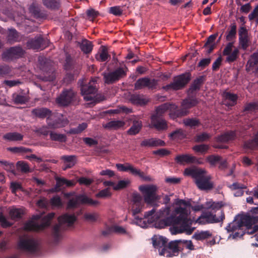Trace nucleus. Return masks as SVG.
I'll return each instance as SVG.
<instances>
[{
	"label": "nucleus",
	"mask_w": 258,
	"mask_h": 258,
	"mask_svg": "<svg viewBox=\"0 0 258 258\" xmlns=\"http://www.w3.org/2000/svg\"><path fill=\"white\" fill-rule=\"evenodd\" d=\"M38 245L37 240L34 238L21 239L18 243V246L20 249L30 252H36Z\"/></svg>",
	"instance_id": "11"
},
{
	"label": "nucleus",
	"mask_w": 258,
	"mask_h": 258,
	"mask_svg": "<svg viewBox=\"0 0 258 258\" xmlns=\"http://www.w3.org/2000/svg\"><path fill=\"white\" fill-rule=\"evenodd\" d=\"M206 160L211 166H215L217 163L221 161L222 157L219 155H211L207 156Z\"/></svg>",
	"instance_id": "55"
},
{
	"label": "nucleus",
	"mask_w": 258,
	"mask_h": 258,
	"mask_svg": "<svg viewBox=\"0 0 258 258\" xmlns=\"http://www.w3.org/2000/svg\"><path fill=\"white\" fill-rule=\"evenodd\" d=\"M258 110V101L247 103L243 108V111H254Z\"/></svg>",
	"instance_id": "61"
},
{
	"label": "nucleus",
	"mask_w": 258,
	"mask_h": 258,
	"mask_svg": "<svg viewBox=\"0 0 258 258\" xmlns=\"http://www.w3.org/2000/svg\"><path fill=\"white\" fill-rule=\"evenodd\" d=\"M7 40L10 43L18 41V32L15 28L10 29L7 36Z\"/></svg>",
	"instance_id": "44"
},
{
	"label": "nucleus",
	"mask_w": 258,
	"mask_h": 258,
	"mask_svg": "<svg viewBox=\"0 0 258 258\" xmlns=\"http://www.w3.org/2000/svg\"><path fill=\"white\" fill-rule=\"evenodd\" d=\"M124 124V122L122 120H111L108 122L103 127L109 130H117L122 127Z\"/></svg>",
	"instance_id": "33"
},
{
	"label": "nucleus",
	"mask_w": 258,
	"mask_h": 258,
	"mask_svg": "<svg viewBox=\"0 0 258 258\" xmlns=\"http://www.w3.org/2000/svg\"><path fill=\"white\" fill-rule=\"evenodd\" d=\"M46 121L48 127L52 129L63 127L67 124V121L63 119L62 115L61 117H57L54 120L47 117Z\"/></svg>",
	"instance_id": "25"
},
{
	"label": "nucleus",
	"mask_w": 258,
	"mask_h": 258,
	"mask_svg": "<svg viewBox=\"0 0 258 258\" xmlns=\"http://www.w3.org/2000/svg\"><path fill=\"white\" fill-rule=\"evenodd\" d=\"M168 137L172 140H182L186 138V134L182 128H178L170 133Z\"/></svg>",
	"instance_id": "32"
},
{
	"label": "nucleus",
	"mask_w": 258,
	"mask_h": 258,
	"mask_svg": "<svg viewBox=\"0 0 258 258\" xmlns=\"http://www.w3.org/2000/svg\"><path fill=\"white\" fill-rule=\"evenodd\" d=\"M175 212L177 214H179L178 216H175V223L178 224H181L184 227H188V222L189 219H188V216L190 212L186 208L179 207L176 208Z\"/></svg>",
	"instance_id": "13"
},
{
	"label": "nucleus",
	"mask_w": 258,
	"mask_h": 258,
	"mask_svg": "<svg viewBox=\"0 0 258 258\" xmlns=\"http://www.w3.org/2000/svg\"><path fill=\"white\" fill-rule=\"evenodd\" d=\"M126 75L122 68L119 67L114 71L102 73L104 83L107 85L113 84Z\"/></svg>",
	"instance_id": "8"
},
{
	"label": "nucleus",
	"mask_w": 258,
	"mask_h": 258,
	"mask_svg": "<svg viewBox=\"0 0 258 258\" xmlns=\"http://www.w3.org/2000/svg\"><path fill=\"white\" fill-rule=\"evenodd\" d=\"M76 62V60L72 57L69 53H66V58L64 59L63 68L66 71H70L73 69V68Z\"/></svg>",
	"instance_id": "37"
},
{
	"label": "nucleus",
	"mask_w": 258,
	"mask_h": 258,
	"mask_svg": "<svg viewBox=\"0 0 258 258\" xmlns=\"http://www.w3.org/2000/svg\"><path fill=\"white\" fill-rule=\"evenodd\" d=\"M80 74V70L76 69L74 70L73 73H67L63 78V81L67 84L72 83L76 78H77Z\"/></svg>",
	"instance_id": "40"
},
{
	"label": "nucleus",
	"mask_w": 258,
	"mask_h": 258,
	"mask_svg": "<svg viewBox=\"0 0 258 258\" xmlns=\"http://www.w3.org/2000/svg\"><path fill=\"white\" fill-rule=\"evenodd\" d=\"M202 169L197 168V169H190V168H186L184 170V174L185 175L191 176L193 178L195 179V181L197 179V177L199 176Z\"/></svg>",
	"instance_id": "54"
},
{
	"label": "nucleus",
	"mask_w": 258,
	"mask_h": 258,
	"mask_svg": "<svg viewBox=\"0 0 258 258\" xmlns=\"http://www.w3.org/2000/svg\"><path fill=\"white\" fill-rule=\"evenodd\" d=\"M143 127L142 121L135 120L131 127L127 131V134L130 136H135L139 134Z\"/></svg>",
	"instance_id": "30"
},
{
	"label": "nucleus",
	"mask_w": 258,
	"mask_h": 258,
	"mask_svg": "<svg viewBox=\"0 0 258 258\" xmlns=\"http://www.w3.org/2000/svg\"><path fill=\"white\" fill-rule=\"evenodd\" d=\"M11 68L8 64H0V77L9 75L11 73Z\"/></svg>",
	"instance_id": "58"
},
{
	"label": "nucleus",
	"mask_w": 258,
	"mask_h": 258,
	"mask_svg": "<svg viewBox=\"0 0 258 258\" xmlns=\"http://www.w3.org/2000/svg\"><path fill=\"white\" fill-rule=\"evenodd\" d=\"M78 84L80 85L81 94L83 96L84 100L85 97H92L97 92V89L95 86L91 85L90 83L88 84H84L83 79L79 80Z\"/></svg>",
	"instance_id": "14"
},
{
	"label": "nucleus",
	"mask_w": 258,
	"mask_h": 258,
	"mask_svg": "<svg viewBox=\"0 0 258 258\" xmlns=\"http://www.w3.org/2000/svg\"><path fill=\"white\" fill-rule=\"evenodd\" d=\"M210 149L209 145L202 144L200 145H196L192 147V149L196 153H200L201 154H205Z\"/></svg>",
	"instance_id": "51"
},
{
	"label": "nucleus",
	"mask_w": 258,
	"mask_h": 258,
	"mask_svg": "<svg viewBox=\"0 0 258 258\" xmlns=\"http://www.w3.org/2000/svg\"><path fill=\"white\" fill-rule=\"evenodd\" d=\"M102 50L100 54H96L95 55V58L97 60L101 62H104L106 61L109 57H110L107 52V49L105 46H101Z\"/></svg>",
	"instance_id": "43"
},
{
	"label": "nucleus",
	"mask_w": 258,
	"mask_h": 258,
	"mask_svg": "<svg viewBox=\"0 0 258 258\" xmlns=\"http://www.w3.org/2000/svg\"><path fill=\"white\" fill-rule=\"evenodd\" d=\"M162 89L164 90L165 91H177V90H179V88L178 87L177 84H176V83L175 81V80L174 79V78L173 79V82L170 83V84H167L165 86H163L162 87Z\"/></svg>",
	"instance_id": "63"
},
{
	"label": "nucleus",
	"mask_w": 258,
	"mask_h": 258,
	"mask_svg": "<svg viewBox=\"0 0 258 258\" xmlns=\"http://www.w3.org/2000/svg\"><path fill=\"white\" fill-rule=\"evenodd\" d=\"M236 136L235 131H230L217 136L215 137V140L218 143H227L230 141L234 140Z\"/></svg>",
	"instance_id": "28"
},
{
	"label": "nucleus",
	"mask_w": 258,
	"mask_h": 258,
	"mask_svg": "<svg viewBox=\"0 0 258 258\" xmlns=\"http://www.w3.org/2000/svg\"><path fill=\"white\" fill-rule=\"evenodd\" d=\"M239 218L242 227L244 226L249 228L252 227L253 224L257 223L258 222L257 217L251 216L247 214H240Z\"/></svg>",
	"instance_id": "24"
},
{
	"label": "nucleus",
	"mask_w": 258,
	"mask_h": 258,
	"mask_svg": "<svg viewBox=\"0 0 258 258\" xmlns=\"http://www.w3.org/2000/svg\"><path fill=\"white\" fill-rule=\"evenodd\" d=\"M38 61L41 70L46 73H50L51 71V63L46 57H39Z\"/></svg>",
	"instance_id": "34"
},
{
	"label": "nucleus",
	"mask_w": 258,
	"mask_h": 258,
	"mask_svg": "<svg viewBox=\"0 0 258 258\" xmlns=\"http://www.w3.org/2000/svg\"><path fill=\"white\" fill-rule=\"evenodd\" d=\"M199 103L198 98L195 95H187V97L181 102V106L185 107L187 110L196 106Z\"/></svg>",
	"instance_id": "27"
},
{
	"label": "nucleus",
	"mask_w": 258,
	"mask_h": 258,
	"mask_svg": "<svg viewBox=\"0 0 258 258\" xmlns=\"http://www.w3.org/2000/svg\"><path fill=\"white\" fill-rule=\"evenodd\" d=\"M153 246L158 249L160 255L164 256L166 252V245L168 239L166 237L159 234H154L151 238Z\"/></svg>",
	"instance_id": "10"
},
{
	"label": "nucleus",
	"mask_w": 258,
	"mask_h": 258,
	"mask_svg": "<svg viewBox=\"0 0 258 258\" xmlns=\"http://www.w3.org/2000/svg\"><path fill=\"white\" fill-rule=\"evenodd\" d=\"M50 41L47 38H44L41 35L35 36L34 38L29 39L26 43L28 49L39 50L47 47Z\"/></svg>",
	"instance_id": "9"
},
{
	"label": "nucleus",
	"mask_w": 258,
	"mask_h": 258,
	"mask_svg": "<svg viewBox=\"0 0 258 258\" xmlns=\"http://www.w3.org/2000/svg\"><path fill=\"white\" fill-rule=\"evenodd\" d=\"M180 240H174L167 242L166 245V257H172L178 255L180 249L178 246Z\"/></svg>",
	"instance_id": "15"
},
{
	"label": "nucleus",
	"mask_w": 258,
	"mask_h": 258,
	"mask_svg": "<svg viewBox=\"0 0 258 258\" xmlns=\"http://www.w3.org/2000/svg\"><path fill=\"white\" fill-rule=\"evenodd\" d=\"M174 109L176 108V105L173 103L166 102L163 103L156 108V113L153 115H156L157 117H162L163 114H164L167 110L170 112L172 110V108Z\"/></svg>",
	"instance_id": "21"
},
{
	"label": "nucleus",
	"mask_w": 258,
	"mask_h": 258,
	"mask_svg": "<svg viewBox=\"0 0 258 258\" xmlns=\"http://www.w3.org/2000/svg\"><path fill=\"white\" fill-rule=\"evenodd\" d=\"M206 80V76H199L194 79L189 86L188 89L186 90L187 95H192L194 92L198 91L201 89V86L204 84Z\"/></svg>",
	"instance_id": "17"
},
{
	"label": "nucleus",
	"mask_w": 258,
	"mask_h": 258,
	"mask_svg": "<svg viewBox=\"0 0 258 258\" xmlns=\"http://www.w3.org/2000/svg\"><path fill=\"white\" fill-rule=\"evenodd\" d=\"M212 235V233L208 230L201 231L199 233L195 232L192 236V238L197 240H203L211 237Z\"/></svg>",
	"instance_id": "47"
},
{
	"label": "nucleus",
	"mask_w": 258,
	"mask_h": 258,
	"mask_svg": "<svg viewBox=\"0 0 258 258\" xmlns=\"http://www.w3.org/2000/svg\"><path fill=\"white\" fill-rule=\"evenodd\" d=\"M24 214L25 212L21 208H13L9 212V215L12 219H21Z\"/></svg>",
	"instance_id": "49"
},
{
	"label": "nucleus",
	"mask_w": 258,
	"mask_h": 258,
	"mask_svg": "<svg viewBox=\"0 0 258 258\" xmlns=\"http://www.w3.org/2000/svg\"><path fill=\"white\" fill-rule=\"evenodd\" d=\"M183 123L185 126L190 127L199 126L201 125V122L196 118H187L184 120Z\"/></svg>",
	"instance_id": "53"
},
{
	"label": "nucleus",
	"mask_w": 258,
	"mask_h": 258,
	"mask_svg": "<svg viewBox=\"0 0 258 258\" xmlns=\"http://www.w3.org/2000/svg\"><path fill=\"white\" fill-rule=\"evenodd\" d=\"M175 162L179 165H183L184 163L187 164L198 163L202 164L195 157L189 154H179L174 158Z\"/></svg>",
	"instance_id": "20"
},
{
	"label": "nucleus",
	"mask_w": 258,
	"mask_h": 258,
	"mask_svg": "<svg viewBox=\"0 0 258 258\" xmlns=\"http://www.w3.org/2000/svg\"><path fill=\"white\" fill-rule=\"evenodd\" d=\"M206 205L207 209H211L213 211L203 212L201 215L199 217L196 222L202 225L223 222L225 219V214L223 210H220V215L219 217H216L215 213L220 210L221 208L224 206V204L223 202L222 201L217 202H209L206 203Z\"/></svg>",
	"instance_id": "1"
},
{
	"label": "nucleus",
	"mask_w": 258,
	"mask_h": 258,
	"mask_svg": "<svg viewBox=\"0 0 258 258\" xmlns=\"http://www.w3.org/2000/svg\"><path fill=\"white\" fill-rule=\"evenodd\" d=\"M43 5L48 9L53 11L58 10L60 7V0H42Z\"/></svg>",
	"instance_id": "31"
},
{
	"label": "nucleus",
	"mask_w": 258,
	"mask_h": 258,
	"mask_svg": "<svg viewBox=\"0 0 258 258\" xmlns=\"http://www.w3.org/2000/svg\"><path fill=\"white\" fill-rule=\"evenodd\" d=\"M29 11L33 17L37 19H46L47 15L45 11L40 9V6L36 2H33L29 7Z\"/></svg>",
	"instance_id": "18"
},
{
	"label": "nucleus",
	"mask_w": 258,
	"mask_h": 258,
	"mask_svg": "<svg viewBox=\"0 0 258 258\" xmlns=\"http://www.w3.org/2000/svg\"><path fill=\"white\" fill-rule=\"evenodd\" d=\"M0 163L4 166V169L7 171L11 172L16 175V173L15 170V166L13 163H10L5 160H0Z\"/></svg>",
	"instance_id": "57"
},
{
	"label": "nucleus",
	"mask_w": 258,
	"mask_h": 258,
	"mask_svg": "<svg viewBox=\"0 0 258 258\" xmlns=\"http://www.w3.org/2000/svg\"><path fill=\"white\" fill-rule=\"evenodd\" d=\"M50 204L52 207L60 208L62 206V203L59 196L56 195L50 200Z\"/></svg>",
	"instance_id": "59"
},
{
	"label": "nucleus",
	"mask_w": 258,
	"mask_h": 258,
	"mask_svg": "<svg viewBox=\"0 0 258 258\" xmlns=\"http://www.w3.org/2000/svg\"><path fill=\"white\" fill-rule=\"evenodd\" d=\"M239 216L240 214L237 215L234 217L233 220L228 224V225L225 228V229L227 230V232H233L237 230L241 229V228L242 227V225L241 222H240V220L239 218Z\"/></svg>",
	"instance_id": "29"
},
{
	"label": "nucleus",
	"mask_w": 258,
	"mask_h": 258,
	"mask_svg": "<svg viewBox=\"0 0 258 258\" xmlns=\"http://www.w3.org/2000/svg\"><path fill=\"white\" fill-rule=\"evenodd\" d=\"M151 127L155 128L158 131H163L168 128L167 121L162 117H157L156 115L151 116Z\"/></svg>",
	"instance_id": "19"
},
{
	"label": "nucleus",
	"mask_w": 258,
	"mask_h": 258,
	"mask_svg": "<svg viewBox=\"0 0 258 258\" xmlns=\"http://www.w3.org/2000/svg\"><path fill=\"white\" fill-rule=\"evenodd\" d=\"M25 53V50L18 45L6 49L2 52L1 57L5 61H13L23 57Z\"/></svg>",
	"instance_id": "5"
},
{
	"label": "nucleus",
	"mask_w": 258,
	"mask_h": 258,
	"mask_svg": "<svg viewBox=\"0 0 258 258\" xmlns=\"http://www.w3.org/2000/svg\"><path fill=\"white\" fill-rule=\"evenodd\" d=\"M99 204V201L93 200L85 194H81L76 195L75 198H72L68 201L67 208L74 209L80 205L95 206Z\"/></svg>",
	"instance_id": "4"
},
{
	"label": "nucleus",
	"mask_w": 258,
	"mask_h": 258,
	"mask_svg": "<svg viewBox=\"0 0 258 258\" xmlns=\"http://www.w3.org/2000/svg\"><path fill=\"white\" fill-rule=\"evenodd\" d=\"M77 220L74 214H64L58 218L59 224L55 225L52 228V236L55 241H58L60 237V224H68L69 226L73 225Z\"/></svg>",
	"instance_id": "6"
},
{
	"label": "nucleus",
	"mask_w": 258,
	"mask_h": 258,
	"mask_svg": "<svg viewBox=\"0 0 258 258\" xmlns=\"http://www.w3.org/2000/svg\"><path fill=\"white\" fill-rule=\"evenodd\" d=\"M93 45L92 42L85 39L80 44V48L82 51L85 54L90 53L93 49Z\"/></svg>",
	"instance_id": "38"
},
{
	"label": "nucleus",
	"mask_w": 258,
	"mask_h": 258,
	"mask_svg": "<svg viewBox=\"0 0 258 258\" xmlns=\"http://www.w3.org/2000/svg\"><path fill=\"white\" fill-rule=\"evenodd\" d=\"M230 30L226 32V40L230 41L235 39L236 35L237 26L236 23L233 22L229 26Z\"/></svg>",
	"instance_id": "42"
},
{
	"label": "nucleus",
	"mask_w": 258,
	"mask_h": 258,
	"mask_svg": "<svg viewBox=\"0 0 258 258\" xmlns=\"http://www.w3.org/2000/svg\"><path fill=\"white\" fill-rule=\"evenodd\" d=\"M171 108L172 110L169 112V116L173 120H175L177 118L185 116L189 112L188 110H187L185 107H182V108L178 109L177 105H176V108Z\"/></svg>",
	"instance_id": "26"
},
{
	"label": "nucleus",
	"mask_w": 258,
	"mask_h": 258,
	"mask_svg": "<svg viewBox=\"0 0 258 258\" xmlns=\"http://www.w3.org/2000/svg\"><path fill=\"white\" fill-rule=\"evenodd\" d=\"M106 99L104 95L101 94H95L92 97H85V100L86 101H91L92 103H97Z\"/></svg>",
	"instance_id": "50"
},
{
	"label": "nucleus",
	"mask_w": 258,
	"mask_h": 258,
	"mask_svg": "<svg viewBox=\"0 0 258 258\" xmlns=\"http://www.w3.org/2000/svg\"><path fill=\"white\" fill-rule=\"evenodd\" d=\"M7 150L15 154L26 153L32 152V150L31 149L27 148L23 146L9 147L7 148Z\"/></svg>",
	"instance_id": "52"
},
{
	"label": "nucleus",
	"mask_w": 258,
	"mask_h": 258,
	"mask_svg": "<svg viewBox=\"0 0 258 258\" xmlns=\"http://www.w3.org/2000/svg\"><path fill=\"white\" fill-rule=\"evenodd\" d=\"M12 97V100L15 104H24L28 101L27 97L23 94L13 93Z\"/></svg>",
	"instance_id": "41"
},
{
	"label": "nucleus",
	"mask_w": 258,
	"mask_h": 258,
	"mask_svg": "<svg viewBox=\"0 0 258 258\" xmlns=\"http://www.w3.org/2000/svg\"><path fill=\"white\" fill-rule=\"evenodd\" d=\"M50 139L53 141H57L60 143H65L67 141V136L64 134L51 132L49 134Z\"/></svg>",
	"instance_id": "46"
},
{
	"label": "nucleus",
	"mask_w": 258,
	"mask_h": 258,
	"mask_svg": "<svg viewBox=\"0 0 258 258\" xmlns=\"http://www.w3.org/2000/svg\"><path fill=\"white\" fill-rule=\"evenodd\" d=\"M191 73L189 71H186L175 76L173 78L179 90H181L189 83L191 80Z\"/></svg>",
	"instance_id": "16"
},
{
	"label": "nucleus",
	"mask_w": 258,
	"mask_h": 258,
	"mask_svg": "<svg viewBox=\"0 0 258 258\" xmlns=\"http://www.w3.org/2000/svg\"><path fill=\"white\" fill-rule=\"evenodd\" d=\"M238 49H234L232 53L230 52V54L227 55L228 56L226 57V61L229 63L235 61L238 58Z\"/></svg>",
	"instance_id": "64"
},
{
	"label": "nucleus",
	"mask_w": 258,
	"mask_h": 258,
	"mask_svg": "<svg viewBox=\"0 0 258 258\" xmlns=\"http://www.w3.org/2000/svg\"><path fill=\"white\" fill-rule=\"evenodd\" d=\"M25 11L23 9L21 11L17 13V16L14 17V20L17 22V23H22L26 19V16L25 15Z\"/></svg>",
	"instance_id": "62"
},
{
	"label": "nucleus",
	"mask_w": 258,
	"mask_h": 258,
	"mask_svg": "<svg viewBox=\"0 0 258 258\" xmlns=\"http://www.w3.org/2000/svg\"><path fill=\"white\" fill-rule=\"evenodd\" d=\"M23 229L26 231H32L39 230L38 223L33 220H29L24 224Z\"/></svg>",
	"instance_id": "48"
},
{
	"label": "nucleus",
	"mask_w": 258,
	"mask_h": 258,
	"mask_svg": "<svg viewBox=\"0 0 258 258\" xmlns=\"http://www.w3.org/2000/svg\"><path fill=\"white\" fill-rule=\"evenodd\" d=\"M139 189L144 195V201L147 205L154 206L160 199V197L156 194L157 187L156 185H142Z\"/></svg>",
	"instance_id": "3"
},
{
	"label": "nucleus",
	"mask_w": 258,
	"mask_h": 258,
	"mask_svg": "<svg viewBox=\"0 0 258 258\" xmlns=\"http://www.w3.org/2000/svg\"><path fill=\"white\" fill-rule=\"evenodd\" d=\"M31 113L36 117L41 119L50 118L52 114V111L46 107H37L32 110Z\"/></svg>",
	"instance_id": "23"
},
{
	"label": "nucleus",
	"mask_w": 258,
	"mask_h": 258,
	"mask_svg": "<svg viewBox=\"0 0 258 258\" xmlns=\"http://www.w3.org/2000/svg\"><path fill=\"white\" fill-rule=\"evenodd\" d=\"M16 166L22 173H27L30 172L28 164L24 161H18L16 163Z\"/></svg>",
	"instance_id": "56"
},
{
	"label": "nucleus",
	"mask_w": 258,
	"mask_h": 258,
	"mask_svg": "<svg viewBox=\"0 0 258 258\" xmlns=\"http://www.w3.org/2000/svg\"><path fill=\"white\" fill-rule=\"evenodd\" d=\"M206 171L202 169L195 181V182L199 189L202 190H209L214 188V183L211 181V176L206 175Z\"/></svg>",
	"instance_id": "7"
},
{
	"label": "nucleus",
	"mask_w": 258,
	"mask_h": 258,
	"mask_svg": "<svg viewBox=\"0 0 258 258\" xmlns=\"http://www.w3.org/2000/svg\"><path fill=\"white\" fill-rule=\"evenodd\" d=\"M130 183V181L127 180H119L116 185L113 186V189L114 190H119L126 188Z\"/></svg>",
	"instance_id": "60"
},
{
	"label": "nucleus",
	"mask_w": 258,
	"mask_h": 258,
	"mask_svg": "<svg viewBox=\"0 0 258 258\" xmlns=\"http://www.w3.org/2000/svg\"><path fill=\"white\" fill-rule=\"evenodd\" d=\"M242 148L246 151H253L258 148V131L254 135L252 139L243 142Z\"/></svg>",
	"instance_id": "22"
},
{
	"label": "nucleus",
	"mask_w": 258,
	"mask_h": 258,
	"mask_svg": "<svg viewBox=\"0 0 258 258\" xmlns=\"http://www.w3.org/2000/svg\"><path fill=\"white\" fill-rule=\"evenodd\" d=\"M170 207L169 206H165L164 208H162L157 213H156V214L154 215V216H156V218H154L153 220H151L150 222L152 223L153 221H155V219H158L161 217L169 216L170 214Z\"/></svg>",
	"instance_id": "45"
},
{
	"label": "nucleus",
	"mask_w": 258,
	"mask_h": 258,
	"mask_svg": "<svg viewBox=\"0 0 258 258\" xmlns=\"http://www.w3.org/2000/svg\"><path fill=\"white\" fill-rule=\"evenodd\" d=\"M3 139L8 141H20L23 139V135L17 132L8 133L3 136Z\"/></svg>",
	"instance_id": "36"
},
{
	"label": "nucleus",
	"mask_w": 258,
	"mask_h": 258,
	"mask_svg": "<svg viewBox=\"0 0 258 258\" xmlns=\"http://www.w3.org/2000/svg\"><path fill=\"white\" fill-rule=\"evenodd\" d=\"M158 83V80L155 79H150L145 77L139 78L135 83V90H141L144 88L147 87L148 89H155Z\"/></svg>",
	"instance_id": "12"
},
{
	"label": "nucleus",
	"mask_w": 258,
	"mask_h": 258,
	"mask_svg": "<svg viewBox=\"0 0 258 258\" xmlns=\"http://www.w3.org/2000/svg\"><path fill=\"white\" fill-rule=\"evenodd\" d=\"M116 167L120 171L126 172L130 171L133 175L137 173V168L134 167L128 163H126L125 164L118 163L116 164Z\"/></svg>",
	"instance_id": "35"
},
{
	"label": "nucleus",
	"mask_w": 258,
	"mask_h": 258,
	"mask_svg": "<svg viewBox=\"0 0 258 258\" xmlns=\"http://www.w3.org/2000/svg\"><path fill=\"white\" fill-rule=\"evenodd\" d=\"M130 101L132 104L137 105L143 106L146 105L148 101L142 98L140 94H132L131 96Z\"/></svg>",
	"instance_id": "39"
},
{
	"label": "nucleus",
	"mask_w": 258,
	"mask_h": 258,
	"mask_svg": "<svg viewBox=\"0 0 258 258\" xmlns=\"http://www.w3.org/2000/svg\"><path fill=\"white\" fill-rule=\"evenodd\" d=\"M77 93L72 88H64L56 98V102L61 107H68L79 102Z\"/></svg>",
	"instance_id": "2"
}]
</instances>
